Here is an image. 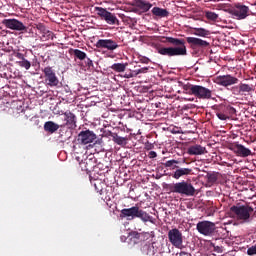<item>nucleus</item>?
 Instances as JSON below:
<instances>
[{
	"label": "nucleus",
	"instance_id": "nucleus-1",
	"mask_svg": "<svg viewBox=\"0 0 256 256\" xmlns=\"http://www.w3.org/2000/svg\"><path fill=\"white\" fill-rule=\"evenodd\" d=\"M162 43H170L173 47H157L159 55L166 57H181L187 55V46H185V39L163 37Z\"/></svg>",
	"mask_w": 256,
	"mask_h": 256
},
{
	"label": "nucleus",
	"instance_id": "nucleus-2",
	"mask_svg": "<svg viewBox=\"0 0 256 256\" xmlns=\"http://www.w3.org/2000/svg\"><path fill=\"white\" fill-rule=\"evenodd\" d=\"M170 191L171 193H177L178 195H185V197H193L196 190L191 182L183 180L170 186Z\"/></svg>",
	"mask_w": 256,
	"mask_h": 256
},
{
	"label": "nucleus",
	"instance_id": "nucleus-3",
	"mask_svg": "<svg viewBox=\"0 0 256 256\" xmlns=\"http://www.w3.org/2000/svg\"><path fill=\"white\" fill-rule=\"evenodd\" d=\"M230 211L234 213L236 219L239 221H243L244 223H249V219H251V213H253V207L251 206H232Z\"/></svg>",
	"mask_w": 256,
	"mask_h": 256
},
{
	"label": "nucleus",
	"instance_id": "nucleus-4",
	"mask_svg": "<svg viewBox=\"0 0 256 256\" xmlns=\"http://www.w3.org/2000/svg\"><path fill=\"white\" fill-rule=\"evenodd\" d=\"M121 217H131V219L138 218V219H142V221H147V219H149V214L139 209V206H133L131 208L122 209Z\"/></svg>",
	"mask_w": 256,
	"mask_h": 256
},
{
	"label": "nucleus",
	"instance_id": "nucleus-5",
	"mask_svg": "<svg viewBox=\"0 0 256 256\" xmlns=\"http://www.w3.org/2000/svg\"><path fill=\"white\" fill-rule=\"evenodd\" d=\"M228 13L232 15L234 19H238L239 21H241L249 17V7L241 3H237L232 8L228 9Z\"/></svg>",
	"mask_w": 256,
	"mask_h": 256
},
{
	"label": "nucleus",
	"instance_id": "nucleus-6",
	"mask_svg": "<svg viewBox=\"0 0 256 256\" xmlns=\"http://www.w3.org/2000/svg\"><path fill=\"white\" fill-rule=\"evenodd\" d=\"M168 239L176 249H183V233L179 229L173 228L168 231Z\"/></svg>",
	"mask_w": 256,
	"mask_h": 256
},
{
	"label": "nucleus",
	"instance_id": "nucleus-7",
	"mask_svg": "<svg viewBox=\"0 0 256 256\" xmlns=\"http://www.w3.org/2000/svg\"><path fill=\"white\" fill-rule=\"evenodd\" d=\"M196 229L200 235H204L205 237H211L213 233H215V223L211 221H200L196 225Z\"/></svg>",
	"mask_w": 256,
	"mask_h": 256
},
{
	"label": "nucleus",
	"instance_id": "nucleus-8",
	"mask_svg": "<svg viewBox=\"0 0 256 256\" xmlns=\"http://www.w3.org/2000/svg\"><path fill=\"white\" fill-rule=\"evenodd\" d=\"M42 72L44 73L46 85H49V87H57L59 85V78H57V74H55V70L51 66L45 67Z\"/></svg>",
	"mask_w": 256,
	"mask_h": 256
},
{
	"label": "nucleus",
	"instance_id": "nucleus-9",
	"mask_svg": "<svg viewBox=\"0 0 256 256\" xmlns=\"http://www.w3.org/2000/svg\"><path fill=\"white\" fill-rule=\"evenodd\" d=\"M97 15L101 17V19H104L108 25H119V19H117V16L115 14L107 11L105 8L97 7L96 8Z\"/></svg>",
	"mask_w": 256,
	"mask_h": 256
},
{
	"label": "nucleus",
	"instance_id": "nucleus-10",
	"mask_svg": "<svg viewBox=\"0 0 256 256\" xmlns=\"http://www.w3.org/2000/svg\"><path fill=\"white\" fill-rule=\"evenodd\" d=\"M95 139H97V134H95V132H93L91 130H82L78 134L77 141L81 145H89V143H93V141H95Z\"/></svg>",
	"mask_w": 256,
	"mask_h": 256
},
{
	"label": "nucleus",
	"instance_id": "nucleus-11",
	"mask_svg": "<svg viewBox=\"0 0 256 256\" xmlns=\"http://www.w3.org/2000/svg\"><path fill=\"white\" fill-rule=\"evenodd\" d=\"M95 47H97V49H107L108 51H115V49H119V44L113 39H99L96 42Z\"/></svg>",
	"mask_w": 256,
	"mask_h": 256
},
{
	"label": "nucleus",
	"instance_id": "nucleus-12",
	"mask_svg": "<svg viewBox=\"0 0 256 256\" xmlns=\"http://www.w3.org/2000/svg\"><path fill=\"white\" fill-rule=\"evenodd\" d=\"M215 83H217V85H221V87H231V85H237V83H239V79L227 74L216 77Z\"/></svg>",
	"mask_w": 256,
	"mask_h": 256
},
{
	"label": "nucleus",
	"instance_id": "nucleus-13",
	"mask_svg": "<svg viewBox=\"0 0 256 256\" xmlns=\"http://www.w3.org/2000/svg\"><path fill=\"white\" fill-rule=\"evenodd\" d=\"M194 97L197 99L209 100L213 97V91L201 85H196L194 90Z\"/></svg>",
	"mask_w": 256,
	"mask_h": 256
},
{
	"label": "nucleus",
	"instance_id": "nucleus-14",
	"mask_svg": "<svg viewBox=\"0 0 256 256\" xmlns=\"http://www.w3.org/2000/svg\"><path fill=\"white\" fill-rule=\"evenodd\" d=\"M2 23L7 29H11L12 31H25L27 29L25 24L17 19H4Z\"/></svg>",
	"mask_w": 256,
	"mask_h": 256
},
{
	"label": "nucleus",
	"instance_id": "nucleus-15",
	"mask_svg": "<svg viewBox=\"0 0 256 256\" xmlns=\"http://www.w3.org/2000/svg\"><path fill=\"white\" fill-rule=\"evenodd\" d=\"M174 169L176 170L172 174L173 179H181V177H189V175H193V168L181 167V164L174 166Z\"/></svg>",
	"mask_w": 256,
	"mask_h": 256
},
{
	"label": "nucleus",
	"instance_id": "nucleus-16",
	"mask_svg": "<svg viewBox=\"0 0 256 256\" xmlns=\"http://www.w3.org/2000/svg\"><path fill=\"white\" fill-rule=\"evenodd\" d=\"M133 7H136L141 13H147L153 7L151 2H147L145 0H134L132 3Z\"/></svg>",
	"mask_w": 256,
	"mask_h": 256
},
{
	"label": "nucleus",
	"instance_id": "nucleus-17",
	"mask_svg": "<svg viewBox=\"0 0 256 256\" xmlns=\"http://www.w3.org/2000/svg\"><path fill=\"white\" fill-rule=\"evenodd\" d=\"M95 157L86 158L84 161L80 162V167L82 171H86V173H91L92 169H95Z\"/></svg>",
	"mask_w": 256,
	"mask_h": 256
},
{
	"label": "nucleus",
	"instance_id": "nucleus-18",
	"mask_svg": "<svg viewBox=\"0 0 256 256\" xmlns=\"http://www.w3.org/2000/svg\"><path fill=\"white\" fill-rule=\"evenodd\" d=\"M187 43L192 45V47H209V42L201 39V38H195V37H187L186 38Z\"/></svg>",
	"mask_w": 256,
	"mask_h": 256
},
{
	"label": "nucleus",
	"instance_id": "nucleus-19",
	"mask_svg": "<svg viewBox=\"0 0 256 256\" xmlns=\"http://www.w3.org/2000/svg\"><path fill=\"white\" fill-rule=\"evenodd\" d=\"M66 125L71 129L77 127V116L73 114L71 111H67L64 113Z\"/></svg>",
	"mask_w": 256,
	"mask_h": 256
},
{
	"label": "nucleus",
	"instance_id": "nucleus-20",
	"mask_svg": "<svg viewBox=\"0 0 256 256\" xmlns=\"http://www.w3.org/2000/svg\"><path fill=\"white\" fill-rule=\"evenodd\" d=\"M187 153L188 155H205V153H207V148L199 144H195L188 148Z\"/></svg>",
	"mask_w": 256,
	"mask_h": 256
},
{
	"label": "nucleus",
	"instance_id": "nucleus-21",
	"mask_svg": "<svg viewBox=\"0 0 256 256\" xmlns=\"http://www.w3.org/2000/svg\"><path fill=\"white\" fill-rule=\"evenodd\" d=\"M59 127V124L53 121H47L44 123V131L47 133H55L56 131H59Z\"/></svg>",
	"mask_w": 256,
	"mask_h": 256
},
{
	"label": "nucleus",
	"instance_id": "nucleus-22",
	"mask_svg": "<svg viewBox=\"0 0 256 256\" xmlns=\"http://www.w3.org/2000/svg\"><path fill=\"white\" fill-rule=\"evenodd\" d=\"M236 153L240 157H249L251 155V151L249 148L243 146V144H236L235 145Z\"/></svg>",
	"mask_w": 256,
	"mask_h": 256
},
{
	"label": "nucleus",
	"instance_id": "nucleus-23",
	"mask_svg": "<svg viewBox=\"0 0 256 256\" xmlns=\"http://www.w3.org/2000/svg\"><path fill=\"white\" fill-rule=\"evenodd\" d=\"M152 14L155 15V17H169V11L167 9L159 8V7H154L152 9Z\"/></svg>",
	"mask_w": 256,
	"mask_h": 256
},
{
	"label": "nucleus",
	"instance_id": "nucleus-24",
	"mask_svg": "<svg viewBox=\"0 0 256 256\" xmlns=\"http://www.w3.org/2000/svg\"><path fill=\"white\" fill-rule=\"evenodd\" d=\"M193 35H196L197 37H209L211 32L205 28H194Z\"/></svg>",
	"mask_w": 256,
	"mask_h": 256
},
{
	"label": "nucleus",
	"instance_id": "nucleus-25",
	"mask_svg": "<svg viewBox=\"0 0 256 256\" xmlns=\"http://www.w3.org/2000/svg\"><path fill=\"white\" fill-rule=\"evenodd\" d=\"M197 85H193L191 83L183 84L182 89L186 95H195V87Z\"/></svg>",
	"mask_w": 256,
	"mask_h": 256
},
{
	"label": "nucleus",
	"instance_id": "nucleus-26",
	"mask_svg": "<svg viewBox=\"0 0 256 256\" xmlns=\"http://www.w3.org/2000/svg\"><path fill=\"white\" fill-rule=\"evenodd\" d=\"M240 92L242 93H251V91H255V86L253 84H245V83H240Z\"/></svg>",
	"mask_w": 256,
	"mask_h": 256
},
{
	"label": "nucleus",
	"instance_id": "nucleus-27",
	"mask_svg": "<svg viewBox=\"0 0 256 256\" xmlns=\"http://www.w3.org/2000/svg\"><path fill=\"white\" fill-rule=\"evenodd\" d=\"M110 68L112 71H116V73H123L127 69V64L114 63Z\"/></svg>",
	"mask_w": 256,
	"mask_h": 256
},
{
	"label": "nucleus",
	"instance_id": "nucleus-28",
	"mask_svg": "<svg viewBox=\"0 0 256 256\" xmlns=\"http://www.w3.org/2000/svg\"><path fill=\"white\" fill-rule=\"evenodd\" d=\"M163 165L172 170H176L177 168L175 167H179V165H181V161L172 159V160L166 161L165 163H163Z\"/></svg>",
	"mask_w": 256,
	"mask_h": 256
},
{
	"label": "nucleus",
	"instance_id": "nucleus-29",
	"mask_svg": "<svg viewBox=\"0 0 256 256\" xmlns=\"http://www.w3.org/2000/svg\"><path fill=\"white\" fill-rule=\"evenodd\" d=\"M116 145H121L122 147H125L127 145V138L119 136L117 133L114 135V138L112 139Z\"/></svg>",
	"mask_w": 256,
	"mask_h": 256
},
{
	"label": "nucleus",
	"instance_id": "nucleus-30",
	"mask_svg": "<svg viewBox=\"0 0 256 256\" xmlns=\"http://www.w3.org/2000/svg\"><path fill=\"white\" fill-rule=\"evenodd\" d=\"M73 53H74V57H76V59H79L80 61H85V59H87V53L79 49H74Z\"/></svg>",
	"mask_w": 256,
	"mask_h": 256
},
{
	"label": "nucleus",
	"instance_id": "nucleus-31",
	"mask_svg": "<svg viewBox=\"0 0 256 256\" xmlns=\"http://www.w3.org/2000/svg\"><path fill=\"white\" fill-rule=\"evenodd\" d=\"M216 116L220 121H227V119H229V115H227V112L223 111V107L216 112Z\"/></svg>",
	"mask_w": 256,
	"mask_h": 256
},
{
	"label": "nucleus",
	"instance_id": "nucleus-32",
	"mask_svg": "<svg viewBox=\"0 0 256 256\" xmlns=\"http://www.w3.org/2000/svg\"><path fill=\"white\" fill-rule=\"evenodd\" d=\"M16 63L17 65H19V67L26 69V71H29V69H31V62L27 59L17 61Z\"/></svg>",
	"mask_w": 256,
	"mask_h": 256
},
{
	"label": "nucleus",
	"instance_id": "nucleus-33",
	"mask_svg": "<svg viewBox=\"0 0 256 256\" xmlns=\"http://www.w3.org/2000/svg\"><path fill=\"white\" fill-rule=\"evenodd\" d=\"M54 35L55 34H53L52 31L46 29L45 32L41 34V39L42 41H49V39L53 40Z\"/></svg>",
	"mask_w": 256,
	"mask_h": 256
},
{
	"label": "nucleus",
	"instance_id": "nucleus-34",
	"mask_svg": "<svg viewBox=\"0 0 256 256\" xmlns=\"http://www.w3.org/2000/svg\"><path fill=\"white\" fill-rule=\"evenodd\" d=\"M222 111H225L227 115H235L237 113L233 106H222Z\"/></svg>",
	"mask_w": 256,
	"mask_h": 256
},
{
	"label": "nucleus",
	"instance_id": "nucleus-35",
	"mask_svg": "<svg viewBox=\"0 0 256 256\" xmlns=\"http://www.w3.org/2000/svg\"><path fill=\"white\" fill-rule=\"evenodd\" d=\"M205 17L209 21H217V19H219V15L217 13L211 12V11L206 12Z\"/></svg>",
	"mask_w": 256,
	"mask_h": 256
},
{
	"label": "nucleus",
	"instance_id": "nucleus-36",
	"mask_svg": "<svg viewBox=\"0 0 256 256\" xmlns=\"http://www.w3.org/2000/svg\"><path fill=\"white\" fill-rule=\"evenodd\" d=\"M206 178H207L208 183H211V184L217 183L218 177H217V174H216L215 172H213V173H208V174L206 175Z\"/></svg>",
	"mask_w": 256,
	"mask_h": 256
},
{
	"label": "nucleus",
	"instance_id": "nucleus-37",
	"mask_svg": "<svg viewBox=\"0 0 256 256\" xmlns=\"http://www.w3.org/2000/svg\"><path fill=\"white\" fill-rule=\"evenodd\" d=\"M233 95H242L240 86H234L231 88Z\"/></svg>",
	"mask_w": 256,
	"mask_h": 256
},
{
	"label": "nucleus",
	"instance_id": "nucleus-38",
	"mask_svg": "<svg viewBox=\"0 0 256 256\" xmlns=\"http://www.w3.org/2000/svg\"><path fill=\"white\" fill-rule=\"evenodd\" d=\"M247 255L249 256L256 255V245H253L247 249Z\"/></svg>",
	"mask_w": 256,
	"mask_h": 256
},
{
	"label": "nucleus",
	"instance_id": "nucleus-39",
	"mask_svg": "<svg viewBox=\"0 0 256 256\" xmlns=\"http://www.w3.org/2000/svg\"><path fill=\"white\" fill-rule=\"evenodd\" d=\"M147 71H149L148 67L140 68L136 70V75H141V73H147Z\"/></svg>",
	"mask_w": 256,
	"mask_h": 256
},
{
	"label": "nucleus",
	"instance_id": "nucleus-40",
	"mask_svg": "<svg viewBox=\"0 0 256 256\" xmlns=\"http://www.w3.org/2000/svg\"><path fill=\"white\" fill-rule=\"evenodd\" d=\"M37 29H38V31H40L41 34L47 30V28L43 24H38Z\"/></svg>",
	"mask_w": 256,
	"mask_h": 256
},
{
	"label": "nucleus",
	"instance_id": "nucleus-41",
	"mask_svg": "<svg viewBox=\"0 0 256 256\" xmlns=\"http://www.w3.org/2000/svg\"><path fill=\"white\" fill-rule=\"evenodd\" d=\"M140 61L144 63L145 65H148V63H151V60L148 57L142 56L140 58Z\"/></svg>",
	"mask_w": 256,
	"mask_h": 256
},
{
	"label": "nucleus",
	"instance_id": "nucleus-42",
	"mask_svg": "<svg viewBox=\"0 0 256 256\" xmlns=\"http://www.w3.org/2000/svg\"><path fill=\"white\" fill-rule=\"evenodd\" d=\"M86 67H88L89 69H91V67H93V60H91V58H86Z\"/></svg>",
	"mask_w": 256,
	"mask_h": 256
},
{
	"label": "nucleus",
	"instance_id": "nucleus-43",
	"mask_svg": "<svg viewBox=\"0 0 256 256\" xmlns=\"http://www.w3.org/2000/svg\"><path fill=\"white\" fill-rule=\"evenodd\" d=\"M15 57H16L17 59H20L21 61L25 60V55H24L23 53H21V52H17V53L15 54Z\"/></svg>",
	"mask_w": 256,
	"mask_h": 256
},
{
	"label": "nucleus",
	"instance_id": "nucleus-44",
	"mask_svg": "<svg viewBox=\"0 0 256 256\" xmlns=\"http://www.w3.org/2000/svg\"><path fill=\"white\" fill-rule=\"evenodd\" d=\"M116 134L117 133H113L111 131H107V132H105L104 135H105V137H112V140H113Z\"/></svg>",
	"mask_w": 256,
	"mask_h": 256
},
{
	"label": "nucleus",
	"instance_id": "nucleus-45",
	"mask_svg": "<svg viewBox=\"0 0 256 256\" xmlns=\"http://www.w3.org/2000/svg\"><path fill=\"white\" fill-rule=\"evenodd\" d=\"M148 157L150 159H155V157H157V152L155 151H150L149 154H148Z\"/></svg>",
	"mask_w": 256,
	"mask_h": 256
},
{
	"label": "nucleus",
	"instance_id": "nucleus-46",
	"mask_svg": "<svg viewBox=\"0 0 256 256\" xmlns=\"http://www.w3.org/2000/svg\"><path fill=\"white\" fill-rule=\"evenodd\" d=\"M145 149H147L148 151L151 150V149H153V144H151V143H146Z\"/></svg>",
	"mask_w": 256,
	"mask_h": 256
},
{
	"label": "nucleus",
	"instance_id": "nucleus-47",
	"mask_svg": "<svg viewBox=\"0 0 256 256\" xmlns=\"http://www.w3.org/2000/svg\"><path fill=\"white\" fill-rule=\"evenodd\" d=\"M215 251H217L219 253V251H221V247L217 246V247H214Z\"/></svg>",
	"mask_w": 256,
	"mask_h": 256
},
{
	"label": "nucleus",
	"instance_id": "nucleus-48",
	"mask_svg": "<svg viewBox=\"0 0 256 256\" xmlns=\"http://www.w3.org/2000/svg\"><path fill=\"white\" fill-rule=\"evenodd\" d=\"M95 187H96L97 192L99 193L101 190H99V189L97 188V184H95Z\"/></svg>",
	"mask_w": 256,
	"mask_h": 256
},
{
	"label": "nucleus",
	"instance_id": "nucleus-49",
	"mask_svg": "<svg viewBox=\"0 0 256 256\" xmlns=\"http://www.w3.org/2000/svg\"><path fill=\"white\" fill-rule=\"evenodd\" d=\"M182 163L185 164V163H187V162H186L185 159H184V160L182 161Z\"/></svg>",
	"mask_w": 256,
	"mask_h": 256
},
{
	"label": "nucleus",
	"instance_id": "nucleus-50",
	"mask_svg": "<svg viewBox=\"0 0 256 256\" xmlns=\"http://www.w3.org/2000/svg\"><path fill=\"white\" fill-rule=\"evenodd\" d=\"M129 77H131V76H126V79H129Z\"/></svg>",
	"mask_w": 256,
	"mask_h": 256
}]
</instances>
